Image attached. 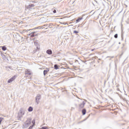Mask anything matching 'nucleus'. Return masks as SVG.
<instances>
[{
  "instance_id": "f257e3e1",
  "label": "nucleus",
  "mask_w": 129,
  "mask_h": 129,
  "mask_svg": "<svg viewBox=\"0 0 129 129\" xmlns=\"http://www.w3.org/2000/svg\"><path fill=\"white\" fill-rule=\"evenodd\" d=\"M31 122H32L31 121V119H28L27 120H26V122H25L26 126H29V125H30V124H31Z\"/></svg>"
},
{
  "instance_id": "f03ea898",
  "label": "nucleus",
  "mask_w": 129,
  "mask_h": 129,
  "mask_svg": "<svg viewBox=\"0 0 129 129\" xmlns=\"http://www.w3.org/2000/svg\"><path fill=\"white\" fill-rule=\"evenodd\" d=\"M15 79H16L15 76L12 77L10 79H9L8 80V83H11V82H13V81H14V80H15Z\"/></svg>"
},
{
  "instance_id": "7ed1b4c3",
  "label": "nucleus",
  "mask_w": 129,
  "mask_h": 129,
  "mask_svg": "<svg viewBox=\"0 0 129 129\" xmlns=\"http://www.w3.org/2000/svg\"><path fill=\"white\" fill-rule=\"evenodd\" d=\"M49 71H50V69L48 68L43 71V75H44V76L48 73V72H49Z\"/></svg>"
},
{
  "instance_id": "20e7f679",
  "label": "nucleus",
  "mask_w": 129,
  "mask_h": 129,
  "mask_svg": "<svg viewBox=\"0 0 129 129\" xmlns=\"http://www.w3.org/2000/svg\"><path fill=\"white\" fill-rule=\"evenodd\" d=\"M36 36H38V34H36V32H33L30 33V37H31V38L36 37Z\"/></svg>"
},
{
  "instance_id": "39448f33",
  "label": "nucleus",
  "mask_w": 129,
  "mask_h": 129,
  "mask_svg": "<svg viewBox=\"0 0 129 129\" xmlns=\"http://www.w3.org/2000/svg\"><path fill=\"white\" fill-rule=\"evenodd\" d=\"M47 54H48V55H52V50L51 49H48L46 51Z\"/></svg>"
},
{
  "instance_id": "423d86ee",
  "label": "nucleus",
  "mask_w": 129,
  "mask_h": 129,
  "mask_svg": "<svg viewBox=\"0 0 129 129\" xmlns=\"http://www.w3.org/2000/svg\"><path fill=\"white\" fill-rule=\"evenodd\" d=\"M25 74H26V75H31L32 74V73H31L30 71H26Z\"/></svg>"
},
{
  "instance_id": "0eeeda50",
  "label": "nucleus",
  "mask_w": 129,
  "mask_h": 129,
  "mask_svg": "<svg viewBox=\"0 0 129 129\" xmlns=\"http://www.w3.org/2000/svg\"><path fill=\"white\" fill-rule=\"evenodd\" d=\"M83 18H80L79 17V18L76 20L77 23H79V22H80V21H81V20H83Z\"/></svg>"
},
{
  "instance_id": "6e6552de",
  "label": "nucleus",
  "mask_w": 129,
  "mask_h": 129,
  "mask_svg": "<svg viewBox=\"0 0 129 129\" xmlns=\"http://www.w3.org/2000/svg\"><path fill=\"white\" fill-rule=\"evenodd\" d=\"M82 112L83 115H85V114L86 113V109H83L82 111Z\"/></svg>"
},
{
  "instance_id": "1a4fd4ad",
  "label": "nucleus",
  "mask_w": 129,
  "mask_h": 129,
  "mask_svg": "<svg viewBox=\"0 0 129 129\" xmlns=\"http://www.w3.org/2000/svg\"><path fill=\"white\" fill-rule=\"evenodd\" d=\"M85 104L84 103H82L80 105V108H83L84 107Z\"/></svg>"
},
{
  "instance_id": "9d476101",
  "label": "nucleus",
  "mask_w": 129,
  "mask_h": 129,
  "mask_svg": "<svg viewBox=\"0 0 129 129\" xmlns=\"http://www.w3.org/2000/svg\"><path fill=\"white\" fill-rule=\"evenodd\" d=\"M33 110V108L32 107H29L28 108V111L31 112Z\"/></svg>"
},
{
  "instance_id": "9b49d317",
  "label": "nucleus",
  "mask_w": 129,
  "mask_h": 129,
  "mask_svg": "<svg viewBox=\"0 0 129 129\" xmlns=\"http://www.w3.org/2000/svg\"><path fill=\"white\" fill-rule=\"evenodd\" d=\"M35 121H35V120H33L32 121V123H33L32 126H35Z\"/></svg>"
},
{
  "instance_id": "f8f14e48",
  "label": "nucleus",
  "mask_w": 129,
  "mask_h": 129,
  "mask_svg": "<svg viewBox=\"0 0 129 129\" xmlns=\"http://www.w3.org/2000/svg\"><path fill=\"white\" fill-rule=\"evenodd\" d=\"M2 50L3 51H6V50H7V47H6V46H3L2 47Z\"/></svg>"
},
{
  "instance_id": "ddd939ff",
  "label": "nucleus",
  "mask_w": 129,
  "mask_h": 129,
  "mask_svg": "<svg viewBox=\"0 0 129 129\" xmlns=\"http://www.w3.org/2000/svg\"><path fill=\"white\" fill-rule=\"evenodd\" d=\"M54 69L57 70V69H59V68H58V66L57 64L54 65Z\"/></svg>"
},
{
  "instance_id": "4468645a",
  "label": "nucleus",
  "mask_w": 129,
  "mask_h": 129,
  "mask_svg": "<svg viewBox=\"0 0 129 129\" xmlns=\"http://www.w3.org/2000/svg\"><path fill=\"white\" fill-rule=\"evenodd\" d=\"M29 8H34L35 7V5L34 4H31L29 6Z\"/></svg>"
},
{
  "instance_id": "2eb2a0df",
  "label": "nucleus",
  "mask_w": 129,
  "mask_h": 129,
  "mask_svg": "<svg viewBox=\"0 0 129 129\" xmlns=\"http://www.w3.org/2000/svg\"><path fill=\"white\" fill-rule=\"evenodd\" d=\"M4 119L3 117H0V124L1 122L3 121V120Z\"/></svg>"
},
{
  "instance_id": "dca6fc26",
  "label": "nucleus",
  "mask_w": 129,
  "mask_h": 129,
  "mask_svg": "<svg viewBox=\"0 0 129 129\" xmlns=\"http://www.w3.org/2000/svg\"><path fill=\"white\" fill-rule=\"evenodd\" d=\"M78 31H76V30H75L74 31V34H78Z\"/></svg>"
},
{
  "instance_id": "f3484780",
  "label": "nucleus",
  "mask_w": 129,
  "mask_h": 129,
  "mask_svg": "<svg viewBox=\"0 0 129 129\" xmlns=\"http://www.w3.org/2000/svg\"><path fill=\"white\" fill-rule=\"evenodd\" d=\"M114 38H115V39L117 38V34L114 35Z\"/></svg>"
},
{
  "instance_id": "a211bd4d",
  "label": "nucleus",
  "mask_w": 129,
  "mask_h": 129,
  "mask_svg": "<svg viewBox=\"0 0 129 129\" xmlns=\"http://www.w3.org/2000/svg\"><path fill=\"white\" fill-rule=\"evenodd\" d=\"M53 13L54 14H56V10H54L53 11Z\"/></svg>"
},
{
  "instance_id": "6ab92c4d",
  "label": "nucleus",
  "mask_w": 129,
  "mask_h": 129,
  "mask_svg": "<svg viewBox=\"0 0 129 129\" xmlns=\"http://www.w3.org/2000/svg\"><path fill=\"white\" fill-rule=\"evenodd\" d=\"M37 50H40V46L37 47Z\"/></svg>"
},
{
  "instance_id": "aec40b11",
  "label": "nucleus",
  "mask_w": 129,
  "mask_h": 129,
  "mask_svg": "<svg viewBox=\"0 0 129 129\" xmlns=\"http://www.w3.org/2000/svg\"><path fill=\"white\" fill-rule=\"evenodd\" d=\"M95 50V49H93L91 50V51H94Z\"/></svg>"
},
{
  "instance_id": "412c9836",
  "label": "nucleus",
  "mask_w": 129,
  "mask_h": 129,
  "mask_svg": "<svg viewBox=\"0 0 129 129\" xmlns=\"http://www.w3.org/2000/svg\"><path fill=\"white\" fill-rule=\"evenodd\" d=\"M36 101H37V100L38 99V97H36Z\"/></svg>"
},
{
  "instance_id": "4be33fe9",
  "label": "nucleus",
  "mask_w": 129,
  "mask_h": 129,
  "mask_svg": "<svg viewBox=\"0 0 129 129\" xmlns=\"http://www.w3.org/2000/svg\"><path fill=\"white\" fill-rule=\"evenodd\" d=\"M37 102V104H39V102Z\"/></svg>"
}]
</instances>
